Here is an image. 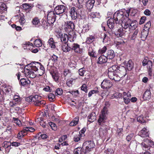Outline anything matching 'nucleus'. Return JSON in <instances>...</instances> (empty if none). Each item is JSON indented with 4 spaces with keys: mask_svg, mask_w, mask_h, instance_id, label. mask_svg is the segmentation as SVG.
<instances>
[{
    "mask_svg": "<svg viewBox=\"0 0 154 154\" xmlns=\"http://www.w3.org/2000/svg\"><path fill=\"white\" fill-rule=\"evenodd\" d=\"M130 9H122L117 11L114 14L116 23L121 24L122 28L118 29V34L120 37L125 36L130 33L137 27V23L136 20L132 21L129 18Z\"/></svg>",
    "mask_w": 154,
    "mask_h": 154,
    "instance_id": "1",
    "label": "nucleus"
},
{
    "mask_svg": "<svg viewBox=\"0 0 154 154\" xmlns=\"http://www.w3.org/2000/svg\"><path fill=\"white\" fill-rule=\"evenodd\" d=\"M75 26L73 23L71 21H68L65 22L63 26V29L65 32L68 33L69 35L73 38H75L74 30Z\"/></svg>",
    "mask_w": 154,
    "mask_h": 154,
    "instance_id": "2",
    "label": "nucleus"
},
{
    "mask_svg": "<svg viewBox=\"0 0 154 154\" xmlns=\"http://www.w3.org/2000/svg\"><path fill=\"white\" fill-rule=\"evenodd\" d=\"M56 15L53 11L49 12L47 15L48 22L46 21H44L42 22V26L45 29L48 28V24H53L56 20Z\"/></svg>",
    "mask_w": 154,
    "mask_h": 154,
    "instance_id": "3",
    "label": "nucleus"
},
{
    "mask_svg": "<svg viewBox=\"0 0 154 154\" xmlns=\"http://www.w3.org/2000/svg\"><path fill=\"white\" fill-rule=\"evenodd\" d=\"M109 66L108 68V71L121 74L122 75L124 76L126 74V69L124 67L122 66H119L116 65H112L111 66Z\"/></svg>",
    "mask_w": 154,
    "mask_h": 154,
    "instance_id": "4",
    "label": "nucleus"
},
{
    "mask_svg": "<svg viewBox=\"0 0 154 154\" xmlns=\"http://www.w3.org/2000/svg\"><path fill=\"white\" fill-rule=\"evenodd\" d=\"M108 110L107 108L104 107L101 111V113L99 116L98 122L99 125L103 124L107 118Z\"/></svg>",
    "mask_w": 154,
    "mask_h": 154,
    "instance_id": "5",
    "label": "nucleus"
},
{
    "mask_svg": "<svg viewBox=\"0 0 154 154\" xmlns=\"http://www.w3.org/2000/svg\"><path fill=\"white\" fill-rule=\"evenodd\" d=\"M37 69L36 66L33 65L30 69H26L24 70L25 76L27 77L34 78L36 76V71Z\"/></svg>",
    "mask_w": 154,
    "mask_h": 154,
    "instance_id": "6",
    "label": "nucleus"
},
{
    "mask_svg": "<svg viewBox=\"0 0 154 154\" xmlns=\"http://www.w3.org/2000/svg\"><path fill=\"white\" fill-rule=\"evenodd\" d=\"M84 147L85 146V153L91 151L94 148L95 145L93 141H88L85 142L83 144Z\"/></svg>",
    "mask_w": 154,
    "mask_h": 154,
    "instance_id": "7",
    "label": "nucleus"
},
{
    "mask_svg": "<svg viewBox=\"0 0 154 154\" xmlns=\"http://www.w3.org/2000/svg\"><path fill=\"white\" fill-rule=\"evenodd\" d=\"M59 36L61 42H63V43H68L69 42H71L74 41V38H71L70 35H69V37L66 34H60Z\"/></svg>",
    "mask_w": 154,
    "mask_h": 154,
    "instance_id": "8",
    "label": "nucleus"
},
{
    "mask_svg": "<svg viewBox=\"0 0 154 154\" xmlns=\"http://www.w3.org/2000/svg\"><path fill=\"white\" fill-rule=\"evenodd\" d=\"M41 97L40 96L36 95L32 96V102L34 104L37 106H40L42 104H45L44 101L41 100Z\"/></svg>",
    "mask_w": 154,
    "mask_h": 154,
    "instance_id": "9",
    "label": "nucleus"
},
{
    "mask_svg": "<svg viewBox=\"0 0 154 154\" xmlns=\"http://www.w3.org/2000/svg\"><path fill=\"white\" fill-rule=\"evenodd\" d=\"M112 85V82L109 80L104 79L102 82L101 84V87L102 88L108 90L110 88Z\"/></svg>",
    "mask_w": 154,
    "mask_h": 154,
    "instance_id": "10",
    "label": "nucleus"
},
{
    "mask_svg": "<svg viewBox=\"0 0 154 154\" xmlns=\"http://www.w3.org/2000/svg\"><path fill=\"white\" fill-rule=\"evenodd\" d=\"M66 9V7L63 5H60L55 7L54 11L57 14L59 15L65 12Z\"/></svg>",
    "mask_w": 154,
    "mask_h": 154,
    "instance_id": "11",
    "label": "nucleus"
},
{
    "mask_svg": "<svg viewBox=\"0 0 154 154\" xmlns=\"http://www.w3.org/2000/svg\"><path fill=\"white\" fill-rule=\"evenodd\" d=\"M71 44L68 42L67 43H63L61 45V48L62 50L64 52H67L71 50Z\"/></svg>",
    "mask_w": 154,
    "mask_h": 154,
    "instance_id": "12",
    "label": "nucleus"
},
{
    "mask_svg": "<svg viewBox=\"0 0 154 154\" xmlns=\"http://www.w3.org/2000/svg\"><path fill=\"white\" fill-rule=\"evenodd\" d=\"M76 9L74 7H72L70 10V14L71 18L73 20L75 19L77 17L78 14Z\"/></svg>",
    "mask_w": 154,
    "mask_h": 154,
    "instance_id": "13",
    "label": "nucleus"
},
{
    "mask_svg": "<svg viewBox=\"0 0 154 154\" xmlns=\"http://www.w3.org/2000/svg\"><path fill=\"white\" fill-rule=\"evenodd\" d=\"M71 49L74 50V51L77 53H81L82 51L81 49L79 48V45L76 44H71Z\"/></svg>",
    "mask_w": 154,
    "mask_h": 154,
    "instance_id": "14",
    "label": "nucleus"
},
{
    "mask_svg": "<svg viewBox=\"0 0 154 154\" xmlns=\"http://www.w3.org/2000/svg\"><path fill=\"white\" fill-rule=\"evenodd\" d=\"M114 20L116 22L115 18L113 17V18H110L107 21V26L110 29H112L114 27Z\"/></svg>",
    "mask_w": 154,
    "mask_h": 154,
    "instance_id": "15",
    "label": "nucleus"
},
{
    "mask_svg": "<svg viewBox=\"0 0 154 154\" xmlns=\"http://www.w3.org/2000/svg\"><path fill=\"white\" fill-rule=\"evenodd\" d=\"M148 131H149L146 128H144L140 131L139 135L141 137H148Z\"/></svg>",
    "mask_w": 154,
    "mask_h": 154,
    "instance_id": "16",
    "label": "nucleus"
},
{
    "mask_svg": "<svg viewBox=\"0 0 154 154\" xmlns=\"http://www.w3.org/2000/svg\"><path fill=\"white\" fill-rule=\"evenodd\" d=\"M151 97L150 90H147L144 93L143 95V98L144 100H149Z\"/></svg>",
    "mask_w": 154,
    "mask_h": 154,
    "instance_id": "17",
    "label": "nucleus"
},
{
    "mask_svg": "<svg viewBox=\"0 0 154 154\" xmlns=\"http://www.w3.org/2000/svg\"><path fill=\"white\" fill-rule=\"evenodd\" d=\"M107 58L106 56L103 55L100 57L97 60V63L100 64H103L107 62Z\"/></svg>",
    "mask_w": 154,
    "mask_h": 154,
    "instance_id": "18",
    "label": "nucleus"
},
{
    "mask_svg": "<svg viewBox=\"0 0 154 154\" xmlns=\"http://www.w3.org/2000/svg\"><path fill=\"white\" fill-rule=\"evenodd\" d=\"M88 55L92 57H97V55L96 51L91 47H89L88 49Z\"/></svg>",
    "mask_w": 154,
    "mask_h": 154,
    "instance_id": "19",
    "label": "nucleus"
},
{
    "mask_svg": "<svg viewBox=\"0 0 154 154\" xmlns=\"http://www.w3.org/2000/svg\"><path fill=\"white\" fill-rule=\"evenodd\" d=\"M88 121L91 122L94 121L96 119V114L94 112H92L88 116Z\"/></svg>",
    "mask_w": 154,
    "mask_h": 154,
    "instance_id": "20",
    "label": "nucleus"
},
{
    "mask_svg": "<svg viewBox=\"0 0 154 154\" xmlns=\"http://www.w3.org/2000/svg\"><path fill=\"white\" fill-rule=\"evenodd\" d=\"M152 61L150 60H148L147 65V67L148 70L149 74V75L151 76L152 75Z\"/></svg>",
    "mask_w": 154,
    "mask_h": 154,
    "instance_id": "21",
    "label": "nucleus"
},
{
    "mask_svg": "<svg viewBox=\"0 0 154 154\" xmlns=\"http://www.w3.org/2000/svg\"><path fill=\"white\" fill-rule=\"evenodd\" d=\"M30 81L27 79L21 78L20 79V84L21 85L24 86L30 84Z\"/></svg>",
    "mask_w": 154,
    "mask_h": 154,
    "instance_id": "22",
    "label": "nucleus"
},
{
    "mask_svg": "<svg viewBox=\"0 0 154 154\" xmlns=\"http://www.w3.org/2000/svg\"><path fill=\"white\" fill-rule=\"evenodd\" d=\"M27 134V133L24 130V128H23L22 130L19 132L17 134V137L19 139H20L23 138L24 136Z\"/></svg>",
    "mask_w": 154,
    "mask_h": 154,
    "instance_id": "23",
    "label": "nucleus"
},
{
    "mask_svg": "<svg viewBox=\"0 0 154 154\" xmlns=\"http://www.w3.org/2000/svg\"><path fill=\"white\" fill-rule=\"evenodd\" d=\"M95 3L94 0H89L86 3V6L88 9L90 10L92 8Z\"/></svg>",
    "mask_w": 154,
    "mask_h": 154,
    "instance_id": "24",
    "label": "nucleus"
},
{
    "mask_svg": "<svg viewBox=\"0 0 154 154\" xmlns=\"http://www.w3.org/2000/svg\"><path fill=\"white\" fill-rule=\"evenodd\" d=\"M115 56V54L114 51L112 50H108L107 52L106 57L108 59H112Z\"/></svg>",
    "mask_w": 154,
    "mask_h": 154,
    "instance_id": "25",
    "label": "nucleus"
},
{
    "mask_svg": "<svg viewBox=\"0 0 154 154\" xmlns=\"http://www.w3.org/2000/svg\"><path fill=\"white\" fill-rule=\"evenodd\" d=\"M149 31L145 29H144L142 31L141 34V38L143 40H144L147 38L149 33Z\"/></svg>",
    "mask_w": 154,
    "mask_h": 154,
    "instance_id": "26",
    "label": "nucleus"
},
{
    "mask_svg": "<svg viewBox=\"0 0 154 154\" xmlns=\"http://www.w3.org/2000/svg\"><path fill=\"white\" fill-rule=\"evenodd\" d=\"M95 38L96 37L94 36L90 35L86 38V43L87 44H90L94 41Z\"/></svg>",
    "mask_w": 154,
    "mask_h": 154,
    "instance_id": "27",
    "label": "nucleus"
},
{
    "mask_svg": "<svg viewBox=\"0 0 154 154\" xmlns=\"http://www.w3.org/2000/svg\"><path fill=\"white\" fill-rule=\"evenodd\" d=\"M133 63L132 60L128 61L126 63V66L127 69L128 70H131L133 67Z\"/></svg>",
    "mask_w": 154,
    "mask_h": 154,
    "instance_id": "28",
    "label": "nucleus"
},
{
    "mask_svg": "<svg viewBox=\"0 0 154 154\" xmlns=\"http://www.w3.org/2000/svg\"><path fill=\"white\" fill-rule=\"evenodd\" d=\"M48 42L51 48H56V42L54 41L53 38H50L49 39Z\"/></svg>",
    "mask_w": 154,
    "mask_h": 154,
    "instance_id": "29",
    "label": "nucleus"
},
{
    "mask_svg": "<svg viewBox=\"0 0 154 154\" xmlns=\"http://www.w3.org/2000/svg\"><path fill=\"white\" fill-rule=\"evenodd\" d=\"M32 22L33 24L34 25L36 26H38L40 24L39 20L38 18L37 17H35L33 19Z\"/></svg>",
    "mask_w": 154,
    "mask_h": 154,
    "instance_id": "30",
    "label": "nucleus"
},
{
    "mask_svg": "<svg viewBox=\"0 0 154 154\" xmlns=\"http://www.w3.org/2000/svg\"><path fill=\"white\" fill-rule=\"evenodd\" d=\"M79 118L78 117H76L70 123L69 125L71 126H75L77 125L78 123Z\"/></svg>",
    "mask_w": 154,
    "mask_h": 154,
    "instance_id": "31",
    "label": "nucleus"
},
{
    "mask_svg": "<svg viewBox=\"0 0 154 154\" xmlns=\"http://www.w3.org/2000/svg\"><path fill=\"white\" fill-rule=\"evenodd\" d=\"M34 45L36 47H39L42 45V41L39 39H37L34 41Z\"/></svg>",
    "mask_w": 154,
    "mask_h": 154,
    "instance_id": "32",
    "label": "nucleus"
},
{
    "mask_svg": "<svg viewBox=\"0 0 154 154\" xmlns=\"http://www.w3.org/2000/svg\"><path fill=\"white\" fill-rule=\"evenodd\" d=\"M34 64L35 65L34 66H36L37 67H38V68H39V69L43 70L44 72H45L44 67L41 63L38 62H35Z\"/></svg>",
    "mask_w": 154,
    "mask_h": 154,
    "instance_id": "33",
    "label": "nucleus"
},
{
    "mask_svg": "<svg viewBox=\"0 0 154 154\" xmlns=\"http://www.w3.org/2000/svg\"><path fill=\"white\" fill-rule=\"evenodd\" d=\"M13 100L16 102L19 103L21 101L22 98L19 95H15L13 97Z\"/></svg>",
    "mask_w": 154,
    "mask_h": 154,
    "instance_id": "34",
    "label": "nucleus"
},
{
    "mask_svg": "<svg viewBox=\"0 0 154 154\" xmlns=\"http://www.w3.org/2000/svg\"><path fill=\"white\" fill-rule=\"evenodd\" d=\"M125 75H123L121 74H120V75L119 76L118 75L115 74L114 75V79H112V80H114L115 81H119L120 80L121 77L125 76Z\"/></svg>",
    "mask_w": 154,
    "mask_h": 154,
    "instance_id": "35",
    "label": "nucleus"
},
{
    "mask_svg": "<svg viewBox=\"0 0 154 154\" xmlns=\"http://www.w3.org/2000/svg\"><path fill=\"white\" fill-rule=\"evenodd\" d=\"M3 91L5 94H8L11 91V87L10 86H6L3 89Z\"/></svg>",
    "mask_w": 154,
    "mask_h": 154,
    "instance_id": "36",
    "label": "nucleus"
},
{
    "mask_svg": "<svg viewBox=\"0 0 154 154\" xmlns=\"http://www.w3.org/2000/svg\"><path fill=\"white\" fill-rule=\"evenodd\" d=\"M17 76V79L18 80H19L21 78H23L24 75L25 76V72L24 71H22L20 72H19L17 74H16Z\"/></svg>",
    "mask_w": 154,
    "mask_h": 154,
    "instance_id": "37",
    "label": "nucleus"
},
{
    "mask_svg": "<svg viewBox=\"0 0 154 154\" xmlns=\"http://www.w3.org/2000/svg\"><path fill=\"white\" fill-rule=\"evenodd\" d=\"M24 130H25L26 133H27V132L29 131L30 132H33L35 131V129L31 127H27L24 128Z\"/></svg>",
    "mask_w": 154,
    "mask_h": 154,
    "instance_id": "38",
    "label": "nucleus"
},
{
    "mask_svg": "<svg viewBox=\"0 0 154 154\" xmlns=\"http://www.w3.org/2000/svg\"><path fill=\"white\" fill-rule=\"evenodd\" d=\"M26 45L27 47L29 46H30L33 48H32V52L34 53H36L38 52V50L37 49H33L34 47H33V44L32 43H30L29 42L28 43L26 44Z\"/></svg>",
    "mask_w": 154,
    "mask_h": 154,
    "instance_id": "39",
    "label": "nucleus"
},
{
    "mask_svg": "<svg viewBox=\"0 0 154 154\" xmlns=\"http://www.w3.org/2000/svg\"><path fill=\"white\" fill-rule=\"evenodd\" d=\"M82 148L81 147H78L75 149L74 151V154H82Z\"/></svg>",
    "mask_w": 154,
    "mask_h": 154,
    "instance_id": "40",
    "label": "nucleus"
},
{
    "mask_svg": "<svg viewBox=\"0 0 154 154\" xmlns=\"http://www.w3.org/2000/svg\"><path fill=\"white\" fill-rule=\"evenodd\" d=\"M137 27L136 28H137ZM135 29L136 30L134 31V32L133 33L131 37V39L132 40L136 38L138 32L139 30L138 29Z\"/></svg>",
    "mask_w": 154,
    "mask_h": 154,
    "instance_id": "41",
    "label": "nucleus"
},
{
    "mask_svg": "<svg viewBox=\"0 0 154 154\" xmlns=\"http://www.w3.org/2000/svg\"><path fill=\"white\" fill-rule=\"evenodd\" d=\"M107 48L106 46H104L103 48L99 49L98 51V53L100 54H102L105 53L107 50Z\"/></svg>",
    "mask_w": 154,
    "mask_h": 154,
    "instance_id": "42",
    "label": "nucleus"
},
{
    "mask_svg": "<svg viewBox=\"0 0 154 154\" xmlns=\"http://www.w3.org/2000/svg\"><path fill=\"white\" fill-rule=\"evenodd\" d=\"M52 77L55 81L58 82L59 79V77L58 74L56 73H53L52 74Z\"/></svg>",
    "mask_w": 154,
    "mask_h": 154,
    "instance_id": "43",
    "label": "nucleus"
},
{
    "mask_svg": "<svg viewBox=\"0 0 154 154\" xmlns=\"http://www.w3.org/2000/svg\"><path fill=\"white\" fill-rule=\"evenodd\" d=\"M13 120L14 121V123H16L19 127H20L22 125V124L20 120L17 118H13Z\"/></svg>",
    "mask_w": 154,
    "mask_h": 154,
    "instance_id": "44",
    "label": "nucleus"
},
{
    "mask_svg": "<svg viewBox=\"0 0 154 154\" xmlns=\"http://www.w3.org/2000/svg\"><path fill=\"white\" fill-rule=\"evenodd\" d=\"M11 145V142L9 141H5L3 144V146L5 149L10 146Z\"/></svg>",
    "mask_w": 154,
    "mask_h": 154,
    "instance_id": "45",
    "label": "nucleus"
},
{
    "mask_svg": "<svg viewBox=\"0 0 154 154\" xmlns=\"http://www.w3.org/2000/svg\"><path fill=\"white\" fill-rule=\"evenodd\" d=\"M63 93V90L60 88H58L55 91V94L56 95H61Z\"/></svg>",
    "mask_w": 154,
    "mask_h": 154,
    "instance_id": "46",
    "label": "nucleus"
},
{
    "mask_svg": "<svg viewBox=\"0 0 154 154\" xmlns=\"http://www.w3.org/2000/svg\"><path fill=\"white\" fill-rule=\"evenodd\" d=\"M115 72H113V71H108V75L109 78L111 79H114V75H115Z\"/></svg>",
    "mask_w": 154,
    "mask_h": 154,
    "instance_id": "47",
    "label": "nucleus"
},
{
    "mask_svg": "<svg viewBox=\"0 0 154 154\" xmlns=\"http://www.w3.org/2000/svg\"><path fill=\"white\" fill-rule=\"evenodd\" d=\"M151 26V23L150 21L147 22L145 25L144 26V29H145L146 30L149 31V29Z\"/></svg>",
    "mask_w": 154,
    "mask_h": 154,
    "instance_id": "48",
    "label": "nucleus"
},
{
    "mask_svg": "<svg viewBox=\"0 0 154 154\" xmlns=\"http://www.w3.org/2000/svg\"><path fill=\"white\" fill-rule=\"evenodd\" d=\"M0 9L2 11H6L7 9V7L6 5L3 2H0Z\"/></svg>",
    "mask_w": 154,
    "mask_h": 154,
    "instance_id": "49",
    "label": "nucleus"
},
{
    "mask_svg": "<svg viewBox=\"0 0 154 154\" xmlns=\"http://www.w3.org/2000/svg\"><path fill=\"white\" fill-rule=\"evenodd\" d=\"M85 72V71L84 68H81L79 70V74L81 76H83Z\"/></svg>",
    "mask_w": 154,
    "mask_h": 154,
    "instance_id": "50",
    "label": "nucleus"
},
{
    "mask_svg": "<svg viewBox=\"0 0 154 154\" xmlns=\"http://www.w3.org/2000/svg\"><path fill=\"white\" fill-rule=\"evenodd\" d=\"M106 131L105 130L100 128V129L99 134L100 136L103 137L106 134Z\"/></svg>",
    "mask_w": 154,
    "mask_h": 154,
    "instance_id": "51",
    "label": "nucleus"
},
{
    "mask_svg": "<svg viewBox=\"0 0 154 154\" xmlns=\"http://www.w3.org/2000/svg\"><path fill=\"white\" fill-rule=\"evenodd\" d=\"M137 121L140 122L144 123L145 122V120L144 119L142 115L138 117L137 118Z\"/></svg>",
    "mask_w": 154,
    "mask_h": 154,
    "instance_id": "52",
    "label": "nucleus"
},
{
    "mask_svg": "<svg viewBox=\"0 0 154 154\" xmlns=\"http://www.w3.org/2000/svg\"><path fill=\"white\" fill-rule=\"evenodd\" d=\"M45 72L43 70H40L37 68V69L36 71V75H38L39 76L42 75Z\"/></svg>",
    "mask_w": 154,
    "mask_h": 154,
    "instance_id": "53",
    "label": "nucleus"
},
{
    "mask_svg": "<svg viewBox=\"0 0 154 154\" xmlns=\"http://www.w3.org/2000/svg\"><path fill=\"white\" fill-rule=\"evenodd\" d=\"M49 125L51 127L52 130L55 131L57 129V126L56 124L54 123L50 122L49 123Z\"/></svg>",
    "mask_w": 154,
    "mask_h": 154,
    "instance_id": "54",
    "label": "nucleus"
},
{
    "mask_svg": "<svg viewBox=\"0 0 154 154\" xmlns=\"http://www.w3.org/2000/svg\"><path fill=\"white\" fill-rule=\"evenodd\" d=\"M141 145L143 149L145 151H147L149 148V146L147 145L144 143H142Z\"/></svg>",
    "mask_w": 154,
    "mask_h": 154,
    "instance_id": "55",
    "label": "nucleus"
},
{
    "mask_svg": "<svg viewBox=\"0 0 154 154\" xmlns=\"http://www.w3.org/2000/svg\"><path fill=\"white\" fill-rule=\"evenodd\" d=\"M109 38L107 35L106 34H104L103 36V42L104 43L107 42L109 40Z\"/></svg>",
    "mask_w": 154,
    "mask_h": 154,
    "instance_id": "56",
    "label": "nucleus"
},
{
    "mask_svg": "<svg viewBox=\"0 0 154 154\" xmlns=\"http://www.w3.org/2000/svg\"><path fill=\"white\" fill-rule=\"evenodd\" d=\"M80 134L75 135L74 137V140L75 142H78L80 140Z\"/></svg>",
    "mask_w": 154,
    "mask_h": 154,
    "instance_id": "57",
    "label": "nucleus"
},
{
    "mask_svg": "<svg viewBox=\"0 0 154 154\" xmlns=\"http://www.w3.org/2000/svg\"><path fill=\"white\" fill-rule=\"evenodd\" d=\"M51 60L54 63H56L57 61L58 57L56 55L53 54L51 57Z\"/></svg>",
    "mask_w": 154,
    "mask_h": 154,
    "instance_id": "58",
    "label": "nucleus"
},
{
    "mask_svg": "<svg viewBox=\"0 0 154 154\" xmlns=\"http://www.w3.org/2000/svg\"><path fill=\"white\" fill-rule=\"evenodd\" d=\"M55 98V95L54 94L51 93L48 96L49 100L51 101H52Z\"/></svg>",
    "mask_w": 154,
    "mask_h": 154,
    "instance_id": "59",
    "label": "nucleus"
},
{
    "mask_svg": "<svg viewBox=\"0 0 154 154\" xmlns=\"http://www.w3.org/2000/svg\"><path fill=\"white\" fill-rule=\"evenodd\" d=\"M124 96L126 97H131V93L130 91H128L127 92H124L123 93Z\"/></svg>",
    "mask_w": 154,
    "mask_h": 154,
    "instance_id": "60",
    "label": "nucleus"
},
{
    "mask_svg": "<svg viewBox=\"0 0 154 154\" xmlns=\"http://www.w3.org/2000/svg\"><path fill=\"white\" fill-rule=\"evenodd\" d=\"M134 136L133 133H131L128 135L126 137V139L128 141H130Z\"/></svg>",
    "mask_w": 154,
    "mask_h": 154,
    "instance_id": "61",
    "label": "nucleus"
},
{
    "mask_svg": "<svg viewBox=\"0 0 154 154\" xmlns=\"http://www.w3.org/2000/svg\"><path fill=\"white\" fill-rule=\"evenodd\" d=\"M81 90L84 91L85 92H87V87L86 84H83L81 87Z\"/></svg>",
    "mask_w": 154,
    "mask_h": 154,
    "instance_id": "62",
    "label": "nucleus"
},
{
    "mask_svg": "<svg viewBox=\"0 0 154 154\" xmlns=\"http://www.w3.org/2000/svg\"><path fill=\"white\" fill-rule=\"evenodd\" d=\"M124 103L126 104H128L130 102V98L127 97H126L124 96Z\"/></svg>",
    "mask_w": 154,
    "mask_h": 154,
    "instance_id": "63",
    "label": "nucleus"
},
{
    "mask_svg": "<svg viewBox=\"0 0 154 154\" xmlns=\"http://www.w3.org/2000/svg\"><path fill=\"white\" fill-rule=\"evenodd\" d=\"M122 131L123 129L122 128L118 129L117 131V133L118 135L119 136H122L123 135Z\"/></svg>",
    "mask_w": 154,
    "mask_h": 154,
    "instance_id": "64",
    "label": "nucleus"
}]
</instances>
